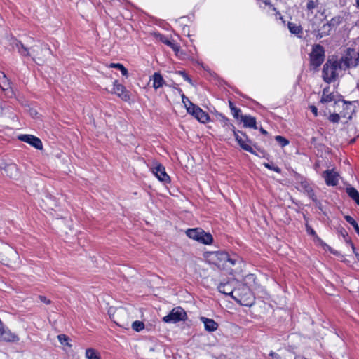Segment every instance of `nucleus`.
<instances>
[{
	"instance_id": "obj_38",
	"label": "nucleus",
	"mask_w": 359,
	"mask_h": 359,
	"mask_svg": "<svg viewBox=\"0 0 359 359\" xmlns=\"http://www.w3.org/2000/svg\"><path fill=\"white\" fill-rule=\"evenodd\" d=\"M264 165L266 168L273 170L277 173H280L281 172V169L279 167L274 165L273 164H270L269 163H264Z\"/></svg>"
},
{
	"instance_id": "obj_30",
	"label": "nucleus",
	"mask_w": 359,
	"mask_h": 359,
	"mask_svg": "<svg viewBox=\"0 0 359 359\" xmlns=\"http://www.w3.org/2000/svg\"><path fill=\"white\" fill-rule=\"evenodd\" d=\"M240 261V258L236 255H229V259L226 260V264L225 267H231L236 264Z\"/></svg>"
},
{
	"instance_id": "obj_17",
	"label": "nucleus",
	"mask_w": 359,
	"mask_h": 359,
	"mask_svg": "<svg viewBox=\"0 0 359 359\" xmlns=\"http://www.w3.org/2000/svg\"><path fill=\"white\" fill-rule=\"evenodd\" d=\"M320 10L319 0H306V12L307 16L309 18L313 16Z\"/></svg>"
},
{
	"instance_id": "obj_9",
	"label": "nucleus",
	"mask_w": 359,
	"mask_h": 359,
	"mask_svg": "<svg viewBox=\"0 0 359 359\" xmlns=\"http://www.w3.org/2000/svg\"><path fill=\"white\" fill-rule=\"evenodd\" d=\"M114 93L117 95L124 102H130L131 100L130 93L123 85L119 83L118 81H114Z\"/></svg>"
},
{
	"instance_id": "obj_22",
	"label": "nucleus",
	"mask_w": 359,
	"mask_h": 359,
	"mask_svg": "<svg viewBox=\"0 0 359 359\" xmlns=\"http://www.w3.org/2000/svg\"><path fill=\"white\" fill-rule=\"evenodd\" d=\"M218 290L219 292L236 299V298L233 295V287L230 283H220L218 286Z\"/></svg>"
},
{
	"instance_id": "obj_59",
	"label": "nucleus",
	"mask_w": 359,
	"mask_h": 359,
	"mask_svg": "<svg viewBox=\"0 0 359 359\" xmlns=\"http://www.w3.org/2000/svg\"><path fill=\"white\" fill-rule=\"evenodd\" d=\"M110 67H112V63L109 65Z\"/></svg>"
},
{
	"instance_id": "obj_15",
	"label": "nucleus",
	"mask_w": 359,
	"mask_h": 359,
	"mask_svg": "<svg viewBox=\"0 0 359 359\" xmlns=\"http://www.w3.org/2000/svg\"><path fill=\"white\" fill-rule=\"evenodd\" d=\"M233 133L235 136L236 140L243 149L252 154L255 153V151L253 150L252 146L250 145V141L245 137L244 134H242L243 136L244 137V138H243L241 135H239L238 133L236 132V130H234Z\"/></svg>"
},
{
	"instance_id": "obj_7",
	"label": "nucleus",
	"mask_w": 359,
	"mask_h": 359,
	"mask_svg": "<svg viewBox=\"0 0 359 359\" xmlns=\"http://www.w3.org/2000/svg\"><path fill=\"white\" fill-rule=\"evenodd\" d=\"M187 112L202 123H208L210 121L208 114L194 103H190L189 107H187Z\"/></svg>"
},
{
	"instance_id": "obj_13",
	"label": "nucleus",
	"mask_w": 359,
	"mask_h": 359,
	"mask_svg": "<svg viewBox=\"0 0 359 359\" xmlns=\"http://www.w3.org/2000/svg\"><path fill=\"white\" fill-rule=\"evenodd\" d=\"M233 133L235 136L236 140L243 149L252 154L255 153V151L253 150L252 146L250 145V141L245 137L244 134H242L243 136L244 137V138H243L241 135H239L238 133L236 132V130H234Z\"/></svg>"
},
{
	"instance_id": "obj_3",
	"label": "nucleus",
	"mask_w": 359,
	"mask_h": 359,
	"mask_svg": "<svg viewBox=\"0 0 359 359\" xmlns=\"http://www.w3.org/2000/svg\"><path fill=\"white\" fill-rule=\"evenodd\" d=\"M186 235L189 238L204 245H210L213 242L212 236L201 228L189 229L186 231Z\"/></svg>"
},
{
	"instance_id": "obj_35",
	"label": "nucleus",
	"mask_w": 359,
	"mask_h": 359,
	"mask_svg": "<svg viewBox=\"0 0 359 359\" xmlns=\"http://www.w3.org/2000/svg\"><path fill=\"white\" fill-rule=\"evenodd\" d=\"M132 328L137 332H140L144 328V325L142 322L136 320L133 323Z\"/></svg>"
},
{
	"instance_id": "obj_34",
	"label": "nucleus",
	"mask_w": 359,
	"mask_h": 359,
	"mask_svg": "<svg viewBox=\"0 0 359 359\" xmlns=\"http://www.w3.org/2000/svg\"><path fill=\"white\" fill-rule=\"evenodd\" d=\"M154 36L156 40L161 41L165 45H168V43L170 41V40L166 36L160 33H154Z\"/></svg>"
},
{
	"instance_id": "obj_18",
	"label": "nucleus",
	"mask_w": 359,
	"mask_h": 359,
	"mask_svg": "<svg viewBox=\"0 0 359 359\" xmlns=\"http://www.w3.org/2000/svg\"><path fill=\"white\" fill-rule=\"evenodd\" d=\"M0 340L7 342H17L19 340V337L14 333H12L9 330H5L2 328L1 331Z\"/></svg>"
},
{
	"instance_id": "obj_24",
	"label": "nucleus",
	"mask_w": 359,
	"mask_h": 359,
	"mask_svg": "<svg viewBox=\"0 0 359 359\" xmlns=\"http://www.w3.org/2000/svg\"><path fill=\"white\" fill-rule=\"evenodd\" d=\"M152 80H153V87L156 90L162 87L165 83V81H164L163 76L158 72H155L154 74Z\"/></svg>"
},
{
	"instance_id": "obj_57",
	"label": "nucleus",
	"mask_w": 359,
	"mask_h": 359,
	"mask_svg": "<svg viewBox=\"0 0 359 359\" xmlns=\"http://www.w3.org/2000/svg\"><path fill=\"white\" fill-rule=\"evenodd\" d=\"M261 131H262V133H264V134L266 133V130H264L263 128H262V129H261Z\"/></svg>"
},
{
	"instance_id": "obj_52",
	"label": "nucleus",
	"mask_w": 359,
	"mask_h": 359,
	"mask_svg": "<svg viewBox=\"0 0 359 359\" xmlns=\"http://www.w3.org/2000/svg\"><path fill=\"white\" fill-rule=\"evenodd\" d=\"M354 6L359 9V0H355Z\"/></svg>"
},
{
	"instance_id": "obj_45",
	"label": "nucleus",
	"mask_w": 359,
	"mask_h": 359,
	"mask_svg": "<svg viewBox=\"0 0 359 359\" xmlns=\"http://www.w3.org/2000/svg\"><path fill=\"white\" fill-rule=\"evenodd\" d=\"M172 50H174L177 56H178L180 55V53L181 52L180 46L178 44H177L175 47H172Z\"/></svg>"
},
{
	"instance_id": "obj_37",
	"label": "nucleus",
	"mask_w": 359,
	"mask_h": 359,
	"mask_svg": "<svg viewBox=\"0 0 359 359\" xmlns=\"http://www.w3.org/2000/svg\"><path fill=\"white\" fill-rule=\"evenodd\" d=\"M221 121L223 127H230L231 131L232 133L234 132V130H236L235 126L230 123L229 119L228 118L223 116Z\"/></svg>"
},
{
	"instance_id": "obj_43",
	"label": "nucleus",
	"mask_w": 359,
	"mask_h": 359,
	"mask_svg": "<svg viewBox=\"0 0 359 359\" xmlns=\"http://www.w3.org/2000/svg\"><path fill=\"white\" fill-rule=\"evenodd\" d=\"M182 102L184 104V107L187 109V107H189L190 103H192L184 95L182 96Z\"/></svg>"
},
{
	"instance_id": "obj_36",
	"label": "nucleus",
	"mask_w": 359,
	"mask_h": 359,
	"mask_svg": "<svg viewBox=\"0 0 359 359\" xmlns=\"http://www.w3.org/2000/svg\"><path fill=\"white\" fill-rule=\"evenodd\" d=\"M346 191L352 199L357 197L359 194L358 190L354 187H347Z\"/></svg>"
},
{
	"instance_id": "obj_2",
	"label": "nucleus",
	"mask_w": 359,
	"mask_h": 359,
	"mask_svg": "<svg viewBox=\"0 0 359 359\" xmlns=\"http://www.w3.org/2000/svg\"><path fill=\"white\" fill-rule=\"evenodd\" d=\"M342 70L337 60H328L323 69V77L325 81L330 83L336 79L339 71Z\"/></svg>"
},
{
	"instance_id": "obj_42",
	"label": "nucleus",
	"mask_w": 359,
	"mask_h": 359,
	"mask_svg": "<svg viewBox=\"0 0 359 359\" xmlns=\"http://www.w3.org/2000/svg\"><path fill=\"white\" fill-rule=\"evenodd\" d=\"M177 73L180 75H181L185 81H188L190 83H192L190 77L184 72L179 71Z\"/></svg>"
},
{
	"instance_id": "obj_5",
	"label": "nucleus",
	"mask_w": 359,
	"mask_h": 359,
	"mask_svg": "<svg viewBox=\"0 0 359 359\" xmlns=\"http://www.w3.org/2000/svg\"><path fill=\"white\" fill-rule=\"evenodd\" d=\"M186 318V312L182 308L178 306L172 309L167 316L163 318V320L167 323H176L180 321L185 320Z\"/></svg>"
},
{
	"instance_id": "obj_33",
	"label": "nucleus",
	"mask_w": 359,
	"mask_h": 359,
	"mask_svg": "<svg viewBox=\"0 0 359 359\" xmlns=\"http://www.w3.org/2000/svg\"><path fill=\"white\" fill-rule=\"evenodd\" d=\"M275 140L282 147L289 144V140L283 136L277 135L275 137Z\"/></svg>"
},
{
	"instance_id": "obj_50",
	"label": "nucleus",
	"mask_w": 359,
	"mask_h": 359,
	"mask_svg": "<svg viewBox=\"0 0 359 359\" xmlns=\"http://www.w3.org/2000/svg\"><path fill=\"white\" fill-rule=\"evenodd\" d=\"M359 205V194L357 197L353 199Z\"/></svg>"
},
{
	"instance_id": "obj_46",
	"label": "nucleus",
	"mask_w": 359,
	"mask_h": 359,
	"mask_svg": "<svg viewBox=\"0 0 359 359\" xmlns=\"http://www.w3.org/2000/svg\"><path fill=\"white\" fill-rule=\"evenodd\" d=\"M39 299L42 302H44L45 304H50V300L48 299L46 297L44 296H39Z\"/></svg>"
},
{
	"instance_id": "obj_12",
	"label": "nucleus",
	"mask_w": 359,
	"mask_h": 359,
	"mask_svg": "<svg viewBox=\"0 0 359 359\" xmlns=\"http://www.w3.org/2000/svg\"><path fill=\"white\" fill-rule=\"evenodd\" d=\"M18 139L24 142L28 143L37 149H43V144L41 140L32 135H21Z\"/></svg>"
},
{
	"instance_id": "obj_32",
	"label": "nucleus",
	"mask_w": 359,
	"mask_h": 359,
	"mask_svg": "<svg viewBox=\"0 0 359 359\" xmlns=\"http://www.w3.org/2000/svg\"><path fill=\"white\" fill-rule=\"evenodd\" d=\"M302 186L306 189V190L308 191V195L309 198H311L313 201H316V197L313 192L311 188L309 187L308 183L306 182H304L302 183Z\"/></svg>"
},
{
	"instance_id": "obj_49",
	"label": "nucleus",
	"mask_w": 359,
	"mask_h": 359,
	"mask_svg": "<svg viewBox=\"0 0 359 359\" xmlns=\"http://www.w3.org/2000/svg\"><path fill=\"white\" fill-rule=\"evenodd\" d=\"M3 109H4L3 103L1 102H0V116L3 114Z\"/></svg>"
},
{
	"instance_id": "obj_23",
	"label": "nucleus",
	"mask_w": 359,
	"mask_h": 359,
	"mask_svg": "<svg viewBox=\"0 0 359 359\" xmlns=\"http://www.w3.org/2000/svg\"><path fill=\"white\" fill-rule=\"evenodd\" d=\"M241 121L243 123V126L246 128H252L254 129H257L256 118L253 116L248 115H241Z\"/></svg>"
},
{
	"instance_id": "obj_29",
	"label": "nucleus",
	"mask_w": 359,
	"mask_h": 359,
	"mask_svg": "<svg viewBox=\"0 0 359 359\" xmlns=\"http://www.w3.org/2000/svg\"><path fill=\"white\" fill-rule=\"evenodd\" d=\"M306 229L308 234L312 236L313 237V240L316 242L319 243L320 245L323 246H327L321 238H320L318 235L316 234V231L313 230L312 227H311L309 225H306Z\"/></svg>"
},
{
	"instance_id": "obj_6",
	"label": "nucleus",
	"mask_w": 359,
	"mask_h": 359,
	"mask_svg": "<svg viewBox=\"0 0 359 359\" xmlns=\"http://www.w3.org/2000/svg\"><path fill=\"white\" fill-rule=\"evenodd\" d=\"M338 61L342 70L355 67L358 65L355 59V52L353 49H348L346 54Z\"/></svg>"
},
{
	"instance_id": "obj_10",
	"label": "nucleus",
	"mask_w": 359,
	"mask_h": 359,
	"mask_svg": "<svg viewBox=\"0 0 359 359\" xmlns=\"http://www.w3.org/2000/svg\"><path fill=\"white\" fill-rule=\"evenodd\" d=\"M323 177L327 186H336L339 183V175L334 169L323 172Z\"/></svg>"
},
{
	"instance_id": "obj_53",
	"label": "nucleus",
	"mask_w": 359,
	"mask_h": 359,
	"mask_svg": "<svg viewBox=\"0 0 359 359\" xmlns=\"http://www.w3.org/2000/svg\"><path fill=\"white\" fill-rule=\"evenodd\" d=\"M333 21H334V19H332V20L330 21V23L327 24V25H324L323 27H329L330 26L331 23L333 24Z\"/></svg>"
},
{
	"instance_id": "obj_40",
	"label": "nucleus",
	"mask_w": 359,
	"mask_h": 359,
	"mask_svg": "<svg viewBox=\"0 0 359 359\" xmlns=\"http://www.w3.org/2000/svg\"><path fill=\"white\" fill-rule=\"evenodd\" d=\"M57 338H58V340H59V341L60 342L61 344H66L67 345L71 346V345H69L68 344V342H67L69 338L66 335H65V334H60V335L57 336Z\"/></svg>"
},
{
	"instance_id": "obj_27",
	"label": "nucleus",
	"mask_w": 359,
	"mask_h": 359,
	"mask_svg": "<svg viewBox=\"0 0 359 359\" xmlns=\"http://www.w3.org/2000/svg\"><path fill=\"white\" fill-rule=\"evenodd\" d=\"M287 27L292 34H295L299 37L301 36L300 35L302 34L303 29L300 25L293 22H288Z\"/></svg>"
},
{
	"instance_id": "obj_44",
	"label": "nucleus",
	"mask_w": 359,
	"mask_h": 359,
	"mask_svg": "<svg viewBox=\"0 0 359 359\" xmlns=\"http://www.w3.org/2000/svg\"><path fill=\"white\" fill-rule=\"evenodd\" d=\"M269 356L271 357V359H283L280 355L273 351H271Z\"/></svg>"
},
{
	"instance_id": "obj_48",
	"label": "nucleus",
	"mask_w": 359,
	"mask_h": 359,
	"mask_svg": "<svg viewBox=\"0 0 359 359\" xmlns=\"http://www.w3.org/2000/svg\"><path fill=\"white\" fill-rule=\"evenodd\" d=\"M177 43L172 41L170 40L169 43H168V46L170 47L172 49V47H175V46H177Z\"/></svg>"
},
{
	"instance_id": "obj_39",
	"label": "nucleus",
	"mask_w": 359,
	"mask_h": 359,
	"mask_svg": "<svg viewBox=\"0 0 359 359\" xmlns=\"http://www.w3.org/2000/svg\"><path fill=\"white\" fill-rule=\"evenodd\" d=\"M328 119L330 121L337 123L339 121L340 116L338 114H332L329 116Z\"/></svg>"
},
{
	"instance_id": "obj_55",
	"label": "nucleus",
	"mask_w": 359,
	"mask_h": 359,
	"mask_svg": "<svg viewBox=\"0 0 359 359\" xmlns=\"http://www.w3.org/2000/svg\"><path fill=\"white\" fill-rule=\"evenodd\" d=\"M355 59L357 60L358 62L359 63V52L355 53Z\"/></svg>"
},
{
	"instance_id": "obj_8",
	"label": "nucleus",
	"mask_w": 359,
	"mask_h": 359,
	"mask_svg": "<svg viewBox=\"0 0 359 359\" xmlns=\"http://www.w3.org/2000/svg\"><path fill=\"white\" fill-rule=\"evenodd\" d=\"M151 172L159 181L165 184L170 182V178L166 173L165 168L162 164H154L151 168Z\"/></svg>"
},
{
	"instance_id": "obj_16",
	"label": "nucleus",
	"mask_w": 359,
	"mask_h": 359,
	"mask_svg": "<svg viewBox=\"0 0 359 359\" xmlns=\"http://www.w3.org/2000/svg\"><path fill=\"white\" fill-rule=\"evenodd\" d=\"M0 168L4 170L10 178L16 179L19 176L18 168L15 163H1Z\"/></svg>"
},
{
	"instance_id": "obj_56",
	"label": "nucleus",
	"mask_w": 359,
	"mask_h": 359,
	"mask_svg": "<svg viewBox=\"0 0 359 359\" xmlns=\"http://www.w3.org/2000/svg\"><path fill=\"white\" fill-rule=\"evenodd\" d=\"M355 257H356L357 259H358V262H359V253H356V254H355Z\"/></svg>"
},
{
	"instance_id": "obj_41",
	"label": "nucleus",
	"mask_w": 359,
	"mask_h": 359,
	"mask_svg": "<svg viewBox=\"0 0 359 359\" xmlns=\"http://www.w3.org/2000/svg\"><path fill=\"white\" fill-rule=\"evenodd\" d=\"M231 112H232V114L233 116V117L236 119H238L240 118L241 119V116H239V114L241 112V109L237 108L236 107H231Z\"/></svg>"
},
{
	"instance_id": "obj_21",
	"label": "nucleus",
	"mask_w": 359,
	"mask_h": 359,
	"mask_svg": "<svg viewBox=\"0 0 359 359\" xmlns=\"http://www.w3.org/2000/svg\"><path fill=\"white\" fill-rule=\"evenodd\" d=\"M0 88L4 92H5L6 95H7L8 96H11L13 93L8 79L3 73L2 78L0 79Z\"/></svg>"
},
{
	"instance_id": "obj_58",
	"label": "nucleus",
	"mask_w": 359,
	"mask_h": 359,
	"mask_svg": "<svg viewBox=\"0 0 359 359\" xmlns=\"http://www.w3.org/2000/svg\"><path fill=\"white\" fill-rule=\"evenodd\" d=\"M224 128H225V130L231 131V128L230 127H224Z\"/></svg>"
},
{
	"instance_id": "obj_31",
	"label": "nucleus",
	"mask_w": 359,
	"mask_h": 359,
	"mask_svg": "<svg viewBox=\"0 0 359 359\" xmlns=\"http://www.w3.org/2000/svg\"><path fill=\"white\" fill-rule=\"evenodd\" d=\"M344 218L348 223H349L351 226H353V227L355 230L356 233L359 236V226H358V223L356 222V221L352 217H351L349 215L345 216Z\"/></svg>"
},
{
	"instance_id": "obj_51",
	"label": "nucleus",
	"mask_w": 359,
	"mask_h": 359,
	"mask_svg": "<svg viewBox=\"0 0 359 359\" xmlns=\"http://www.w3.org/2000/svg\"><path fill=\"white\" fill-rule=\"evenodd\" d=\"M359 205V194L357 197L353 199Z\"/></svg>"
},
{
	"instance_id": "obj_26",
	"label": "nucleus",
	"mask_w": 359,
	"mask_h": 359,
	"mask_svg": "<svg viewBox=\"0 0 359 359\" xmlns=\"http://www.w3.org/2000/svg\"><path fill=\"white\" fill-rule=\"evenodd\" d=\"M334 100V95L330 92L329 88H325L323 90L320 102L322 103H328Z\"/></svg>"
},
{
	"instance_id": "obj_25",
	"label": "nucleus",
	"mask_w": 359,
	"mask_h": 359,
	"mask_svg": "<svg viewBox=\"0 0 359 359\" xmlns=\"http://www.w3.org/2000/svg\"><path fill=\"white\" fill-rule=\"evenodd\" d=\"M114 69L118 71L122 76L121 81L124 82L125 79H127L129 76L128 69L121 63H114Z\"/></svg>"
},
{
	"instance_id": "obj_19",
	"label": "nucleus",
	"mask_w": 359,
	"mask_h": 359,
	"mask_svg": "<svg viewBox=\"0 0 359 359\" xmlns=\"http://www.w3.org/2000/svg\"><path fill=\"white\" fill-rule=\"evenodd\" d=\"M216 259L215 264L219 267H225L226 264V260L229 259V254L226 252L220 251L215 252L213 254Z\"/></svg>"
},
{
	"instance_id": "obj_11",
	"label": "nucleus",
	"mask_w": 359,
	"mask_h": 359,
	"mask_svg": "<svg viewBox=\"0 0 359 359\" xmlns=\"http://www.w3.org/2000/svg\"><path fill=\"white\" fill-rule=\"evenodd\" d=\"M258 4L259 7L266 10L268 14L274 15L276 19H283L280 12L276 11V8L271 4L269 0H258Z\"/></svg>"
},
{
	"instance_id": "obj_20",
	"label": "nucleus",
	"mask_w": 359,
	"mask_h": 359,
	"mask_svg": "<svg viewBox=\"0 0 359 359\" xmlns=\"http://www.w3.org/2000/svg\"><path fill=\"white\" fill-rule=\"evenodd\" d=\"M201 321L204 324L205 330L208 332H214L217 330L218 324L213 319L201 317Z\"/></svg>"
},
{
	"instance_id": "obj_4",
	"label": "nucleus",
	"mask_w": 359,
	"mask_h": 359,
	"mask_svg": "<svg viewBox=\"0 0 359 359\" xmlns=\"http://www.w3.org/2000/svg\"><path fill=\"white\" fill-rule=\"evenodd\" d=\"M309 56L311 65L314 69L319 67L325 60V50L323 47L319 44L314 45Z\"/></svg>"
},
{
	"instance_id": "obj_1",
	"label": "nucleus",
	"mask_w": 359,
	"mask_h": 359,
	"mask_svg": "<svg viewBox=\"0 0 359 359\" xmlns=\"http://www.w3.org/2000/svg\"><path fill=\"white\" fill-rule=\"evenodd\" d=\"M15 47L18 48V53L22 56L32 57V59L39 64L44 62L45 55L43 54L44 50L48 52L49 54L52 53V51L48 45H44V46H34L29 50L20 41H17Z\"/></svg>"
},
{
	"instance_id": "obj_28",
	"label": "nucleus",
	"mask_w": 359,
	"mask_h": 359,
	"mask_svg": "<svg viewBox=\"0 0 359 359\" xmlns=\"http://www.w3.org/2000/svg\"><path fill=\"white\" fill-rule=\"evenodd\" d=\"M85 357L86 359H101L100 353L92 348L86 350Z\"/></svg>"
},
{
	"instance_id": "obj_47",
	"label": "nucleus",
	"mask_w": 359,
	"mask_h": 359,
	"mask_svg": "<svg viewBox=\"0 0 359 359\" xmlns=\"http://www.w3.org/2000/svg\"><path fill=\"white\" fill-rule=\"evenodd\" d=\"M309 108H310L311 112L313 114V115L315 116H318V109L313 105L310 106Z\"/></svg>"
},
{
	"instance_id": "obj_54",
	"label": "nucleus",
	"mask_w": 359,
	"mask_h": 359,
	"mask_svg": "<svg viewBox=\"0 0 359 359\" xmlns=\"http://www.w3.org/2000/svg\"><path fill=\"white\" fill-rule=\"evenodd\" d=\"M229 108H230V109H231V107H236L233 105V102H232L229 101Z\"/></svg>"
},
{
	"instance_id": "obj_14",
	"label": "nucleus",
	"mask_w": 359,
	"mask_h": 359,
	"mask_svg": "<svg viewBox=\"0 0 359 359\" xmlns=\"http://www.w3.org/2000/svg\"><path fill=\"white\" fill-rule=\"evenodd\" d=\"M233 133L235 136L236 140L243 149L252 154L255 153V151L253 150L252 146L250 145V141L245 137L244 134H242L243 136L244 137V138H243L241 135H239L238 133L236 132V130H234Z\"/></svg>"
}]
</instances>
